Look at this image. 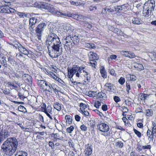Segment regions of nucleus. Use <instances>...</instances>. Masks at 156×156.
Here are the masks:
<instances>
[{
    "mask_svg": "<svg viewBox=\"0 0 156 156\" xmlns=\"http://www.w3.org/2000/svg\"><path fill=\"white\" fill-rule=\"evenodd\" d=\"M81 130L83 131H86L87 130V127L84 124H82L80 127Z\"/></svg>",
    "mask_w": 156,
    "mask_h": 156,
    "instance_id": "nucleus-50",
    "label": "nucleus"
},
{
    "mask_svg": "<svg viewBox=\"0 0 156 156\" xmlns=\"http://www.w3.org/2000/svg\"><path fill=\"white\" fill-rule=\"evenodd\" d=\"M135 56V54L131 51L129 52V56L128 58H132L134 57Z\"/></svg>",
    "mask_w": 156,
    "mask_h": 156,
    "instance_id": "nucleus-57",
    "label": "nucleus"
},
{
    "mask_svg": "<svg viewBox=\"0 0 156 156\" xmlns=\"http://www.w3.org/2000/svg\"><path fill=\"white\" fill-rule=\"evenodd\" d=\"M128 78L129 77L130 80L132 81H134L136 80V77L135 76L133 75H128L126 76Z\"/></svg>",
    "mask_w": 156,
    "mask_h": 156,
    "instance_id": "nucleus-39",
    "label": "nucleus"
},
{
    "mask_svg": "<svg viewBox=\"0 0 156 156\" xmlns=\"http://www.w3.org/2000/svg\"><path fill=\"white\" fill-rule=\"evenodd\" d=\"M133 131L137 135V136L139 138H140L142 136L141 133L139 131L135 129H133Z\"/></svg>",
    "mask_w": 156,
    "mask_h": 156,
    "instance_id": "nucleus-41",
    "label": "nucleus"
},
{
    "mask_svg": "<svg viewBox=\"0 0 156 156\" xmlns=\"http://www.w3.org/2000/svg\"><path fill=\"white\" fill-rule=\"evenodd\" d=\"M56 87H55V86H53V91L56 94H57V93H58V89L59 88V87L56 85Z\"/></svg>",
    "mask_w": 156,
    "mask_h": 156,
    "instance_id": "nucleus-56",
    "label": "nucleus"
},
{
    "mask_svg": "<svg viewBox=\"0 0 156 156\" xmlns=\"http://www.w3.org/2000/svg\"><path fill=\"white\" fill-rule=\"evenodd\" d=\"M146 115L147 116H151L152 115V110L151 109H147L146 110Z\"/></svg>",
    "mask_w": 156,
    "mask_h": 156,
    "instance_id": "nucleus-49",
    "label": "nucleus"
},
{
    "mask_svg": "<svg viewBox=\"0 0 156 156\" xmlns=\"http://www.w3.org/2000/svg\"><path fill=\"white\" fill-rule=\"evenodd\" d=\"M132 23L136 24H139L141 23L140 20L137 18H134L132 19Z\"/></svg>",
    "mask_w": 156,
    "mask_h": 156,
    "instance_id": "nucleus-38",
    "label": "nucleus"
},
{
    "mask_svg": "<svg viewBox=\"0 0 156 156\" xmlns=\"http://www.w3.org/2000/svg\"><path fill=\"white\" fill-rule=\"evenodd\" d=\"M49 146L51 147L52 149H54L55 148L54 144L53 142L51 141H49Z\"/></svg>",
    "mask_w": 156,
    "mask_h": 156,
    "instance_id": "nucleus-64",
    "label": "nucleus"
},
{
    "mask_svg": "<svg viewBox=\"0 0 156 156\" xmlns=\"http://www.w3.org/2000/svg\"><path fill=\"white\" fill-rule=\"evenodd\" d=\"M151 10H150L147 8L145 9L144 8V9H143V16L145 17H148L151 14Z\"/></svg>",
    "mask_w": 156,
    "mask_h": 156,
    "instance_id": "nucleus-25",
    "label": "nucleus"
},
{
    "mask_svg": "<svg viewBox=\"0 0 156 156\" xmlns=\"http://www.w3.org/2000/svg\"><path fill=\"white\" fill-rule=\"evenodd\" d=\"M42 111L45 113H48L52 114V108L50 105H48L46 108V105L45 104H43L41 107Z\"/></svg>",
    "mask_w": 156,
    "mask_h": 156,
    "instance_id": "nucleus-12",
    "label": "nucleus"
},
{
    "mask_svg": "<svg viewBox=\"0 0 156 156\" xmlns=\"http://www.w3.org/2000/svg\"><path fill=\"white\" fill-rule=\"evenodd\" d=\"M2 59L3 60L1 61V63L5 67H7V64L6 60L5 58H4V57H3L2 58Z\"/></svg>",
    "mask_w": 156,
    "mask_h": 156,
    "instance_id": "nucleus-40",
    "label": "nucleus"
},
{
    "mask_svg": "<svg viewBox=\"0 0 156 156\" xmlns=\"http://www.w3.org/2000/svg\"><path fill=\"white\" fill-rule=\"evenodd\" d=\"M91 61L90 62V65L92 67H95V66L97 63L94 60H91Z\"/></svg>",
    "mask_w": 156,
    "mask_h": 156,
    "instance_id": "nucleus-60",
    "label": "nucleus"
},
{
    "mask_svg": "<svg viewBox=\"0 0 156 156\" xmlns=\"http://www.w3.org/2000/svg\"><path fill=\"white\" fill-rule=\"evenodd\" d=\"M115 146L119 148H122L124 146V144L122 141L118 140L115 143Z\"/></svg>",
    "mask_w": 156,
    "mask_h": 156,
    "instance_id": "nucleus-32",
    "label": "nucleus"
},
{
    "mask_svg": "<svg viewBox=\"0 0 156 156\" xmlns=\"http://www.w3.org/2000/svg\"><path fill=\"white\" fill-rule=\"evenodd\" d=\"M129 52L128 51L123 50L121 51V53L123 55L128 58Z\"/></svg>",
    "mask_w": 156,
    "mask_h": 156,
    "instance_id": "nucleus-52",
    "label": "nucleus"
},
{
    "mask_svg": "<svg viewBox=\"0 0 156 156\" xmlns=\"http://www.w3.org/2000/svg\"><path fill=\"white\" fill-rule=\"evenodd\" d=\"M147 4L148 7L146 8L148 9L151 10H154L155 7V1L154 0H151L148 1L147 3H145L144 5H146Z\"/></svg>",
    "mask_w": 156,
    "mask_h": 156,
    "instance_id": "nucleus-13",
    "label": "nucleus"
},
{
    "mask_svg": "<svg viewBox=\"0 0 156 156\" xmlns=\"http://www.w3.org/2000/svg\"><path fill=\"white\" fill-rule=\"evenodd\" d=\"M57 15L59 16H63L69 17H73V18L77 19L78 20V14H72L69 12H67L66 13L60 12H57Z\"/></svg>",
    "mask_w": 156,
    "mask_h": 156,
    "instance_id": "nucleus-10",
    "label": "nucleus"
},
{
    "mask_svg": "<svg viewBox=\"0 0 156 156\" xmlns=\"http://www.w3.org/2000/svg\"><path fill=\"white\" fill-rule=\"evenodd\" d=\"M39 18L35 17H33L30 19L29 20L30 27L29 28L30 30L32 29L33 30L34 27L33 26L39 21Z\"/></svg>",
    "mask_w": 156,
    "mask_h": 156,
    "instance_id": "nucleus-11",
    "label": "nucleus"
},
{
    "mask_svg": "<svg viewBox=\"0 0 156 156\" xmlns=\"http://www.w3.org/2000/svg\"><path fill=\"white\" fill-rule=\"evenodd\" d=\"M72 40V38H71L70 36H66L65 38L64 39V41H65V47L66 46L68 47L69 46V43L71 42V41Z\"/></svg>",
    "mask_w": 156,
    "mask_h": 156,
    "instance_id": "nucleus-22",
    "label": "nucleus"
},
{
    "mask_svg": "<svg viewBox=\"0 0 156 156\" xmlns=\"http://www.w3.org/2000/svg\"><path fill=\"white\" fill-rule=\"evenodd\" d=\"M74 129V128L73 126H71L70 127L67 128L66 129V131L69 133H71Z\"/></svg>",
    "mask_w": 156,
    "mask_h": 156,
    "instance_id": "nucleus-45",
    "label": "nucleus"
},
{
    "mask_svg": "<svg viewBox=\"0 0 156 156\" xmlns=\"http://www.w3.org/2000/svg\"><path fill=\"white\" fill-rule=\"evenodd\" d=\"M65 119L66 120V122L69 124H70L72 122V117L70 115H66L65 116Z\"/></svg>",
    "mask_w": 156,
    "mask_h": 156,
    "instance_id": "nucleus-35",
    "label": "nucleus"
},
{
    "mask_svg": "<svg viewBox=\"0 0 156 156\" xmlns=\"http://www.w3.org/2000/svg\"><path fill=\"white\" fill-rule=\"evenodd\" d=\"M96 123V121L94 119H91L89 121L88 124L92 128H94Z\"/></svg>",
    "mask_w": 156,
    "mask_h": 156,
    "instance_id": "nucleus-30",
    "label": "nucleus"
},
{
    "mask_svg": "<svg viewBox=\"0 0 156 156\" xmlns=\"http://www.w3.org/2000/svg\"><path fill=\"white\" fill-rule=\"evenodd\" d=\"M97 98L101 100H105L107 99V97L106 94L102 92H98L97 95Z\"/></svg>",
    "mask_w": 156,
    "mask_h": 156,
    "instance_id": "nucleus-18",
    "label": "nucleus"
},
{
    "mask_svg": "<svg viewBox=\"0 0 156 156\" xmlns=\"http://www.w3.org/2000/svg\"><path fill=\"white\" fill-rule=\"evenodd\" d=\"M22 79L26 82L31 83L32 82V77L29 75L25 74L22 76Z\"/></svg>",
    "mask_w": 156,
    "mask_h": 156,
    "instance_id": "nucleus-15",
    "label": "nucleus"
},
{
    "mask_svg": "<svg viewBox=\"0 0 156 156\" xmlns=\"http://www.w3.org/2000/svg\"><path fill=\"white\" fill-rule=\"evenodd\" d=\"M27 155L28 154L27 152L21 151L18 152L15 155H17V156H27Z\"/></svg>",
    "mask_w": 156,
    "mask_h": 156,
    "instance_id": "nucleus-33",
    "label": "nucleus"
},
{
    "mask_svg": "<svg viewBox=\"0 0 156 156\" xmlns=\"http://www.w3.org/2000/svg\"><path fill=\"white\" fill-rule=\"evenodd\" d=\"M98 129L103 132H107L109 129V126L104 123H101L97 125Z\"/></svg>",
    "mask_w": 156,
    "mask_h": 156,
    "instance_id": "nucleus-9",
    "label": "nucleus"
},
{
    "mask_svg": "<svg viewBox=\"0 0 156 156\" xmlns=\"http://www.w3.org/2000/svg\"><path fill=\"white\" fill-rule=\"evenodd\" d=\"M151 132L152 134L156 136V125L154 122H152Z\"/></svg>",
    "mask_w": 156,
    "mask_h": 156,
    "instance_id": "nucleus-36",
    "label": "nucleus"
},
{
    "mask_svg": "<svg viewBox=\"0 0 156 156\" xmlns=\"http://www.w3.org/2000/svg\"><path fill=\"white\" fill-rule=\"evenodd\" d=\"M46 26V25L45 23L42 22L40 23L36 28L35 31L37 34L38 38L39 40L41 39L43 31Z\"/></svg>",
    "mask_w": 156,
    "mask_h": 156,
    "instance_id": "nucleus-5",
    "label": "nucleus"
},
{
    "mask_svg": "<svg viewBox=\"0 0 156 156\" xmlns=\"http://www.w3.org/2000/svg\"><path fill=\"white\" fill-rule=\"evenodd\" d=\"M121 110L123 112H127L129 110L127 107L125 106H122L121 108Z\"/></svg>",
    "mask_w": 156,
    "mask_h": 156,
    "instance_id": "nucleus-53",
    "label": "nucleus"
},
{
    "mask_svg": "<svg viewBox=\"0 0 156 156\" xmlns=\"http://www.w3.org/2000/svg\"><path fill=\"white\" fill-rule=\"evenodd\" d=\"M34 6L41 9H44L47 10L48 12L55 13L57 15V12L59 11H56L53 5L48 4L47 3L41 2H36L34 4Z\"/></svg>",
    "mask_w": 156,
    "mask_h": 156,
    "instance_id": "nucleus-4",
    "label": "nucleus"
},
{
    "mask_svg": "<svg viewBox=\"0 0 156 156\" xmlns=\"http://www.w3.org/2000/svg\"><path fill=\"white\" fill-rule=\"evenodd\" d=\"M126 91L128 94H129V90H131V87L129 84L127 83V82L126 81Z\"/></svg>",
    "mask_w": 156,
    "mask_h": 156,
    "instance_id": "nucleus-46",
    "label": "nucleus"
},
{
    "mask_svg": "<svg viewBox=\"0 0 156 156\" xmlns=\"http://www.w3.org/2000/svg\"><path fill=\"white\" fill-rule=\"evenodd\" d=\"M19 51H20L21 53L25 55H27L28 57H31V54H30L29 51L23 46L20 48Z\"/></svg>",
    "mask_w": 156,
    "mask_h": 156,
    "instance_id": "nucleus-17",
    "label": "nucleus"
},
{
    "mask_svg": "<svg viewBox=\"0 0 156 156\" xmlns=\"http://www.w3.org/2000/svg\"><path fill=\"white\" fill-rule=\"evenodd\" d=\"M104 87L105 90L109 91L114 92V91L113 84L110 83H106L104 86Z\"/></svg>",
    "mask_w": 156,
    "mask_h": 156,
    "instance_id": "nucleus-14",
    "label": "nucleus"
},
{
    "mask_svg": "<svg viewBox=\"0 0 156 156\" xmlns=\"http://www.w3.org/2000/svg\"><path fill=\"white\" fill-rule=\"evenodd\" d=\"M122 119L123 121L125 123V125H127L128 124V120L127 119L126 117H123L122 118Z\"/></svg>",
    "mask_w": 156,
    "mask_h": 156,
    "instance_id": "nucleus-61",
    "label": "nucleus"
},
{
    "mask_svg": "<svg viewBox=\"0 0 156 156\" xmlns=\"http://www.w3.org/2000/svg\"><path fill=\"white\" fill-rule=\"evenodd\" d=\"M100 72L101 74V76L103 78L105 79L107 78V73L104 67H102V69H100Z\"/></svg>",
    "mask_w": 156,
    "mask_h": 156,
    "instance_id": "nucleus-28",
    "label": "nucleus"
},
{
    "mask_svg": "<svg viewBox=\"0 0 156 156\" xmlns=\"http://www.w3.org/2000/svg\"><path fill=\"white\" fill-rule=\"evenodd\" d=\"M11 45L16 48V49H18L19 50H20V48L22 46L19 42L16 41H13V43Z\"/></svg>",
    "mask_w": 156,
    "mask_h": 156,
    "instance_id": "nucleus-29",
    "label": "nucleus"
},
{
    "mask_svg": "<svg viewBox=\"0 0 156 156\" xmlns=\"http://www.w3.org/2000/svg\"><path fill=\"white\" fill-rule=\"evenodd\" d=\"M8 61L12 65H14L15 64V61L14 59L12 57H8Z\"/></svg>",
    "mask_w": 156,
    "mask_h": 156,
    "instance_id": "nucleus-37",
    "label": "nucleus"
},
{
    "mask_svg": "<svg viewBox=\"0 0 156 156\" xmlns=\"http://www.w3.org/2000/svg\"><path fill=\"white\" fill-rule=\"evenodd\" d=\"M125 80L124 78L121 77L118 80L119 83L121 85H122L125 82Z\"/></svg>",
    "mask_w": 156,
    "mask_h": 156,
    "instance_id": "nucleus-47",
    "label": "nucleus"
},
{
    "mask_svg": "<svg viewBox=\"0 0 156 156\" xmlns=\"http://www.w3.org/2000/svg\"><path fill=\"white\" fill-rule=\"evenodd\" d=\"M54 137L55 139H59L60 140H63V137L61 134L56 133L54 134Z\"/></svg>",
    "mask_w": 156,
    "mask_h": 156,
    "instance_id": "nucleus-34",
    "label": "nucleus"
},
{
    "mask_svg": "<svg viewBox=\"0 0 156 156\" xmlns=\"http://www.w3.org/2000/svg\"><path fill=\"white\" fill-rule=\"evenodd\" d=\"M79 37V36L78 35L77 36H74V37H72V40L73 43H71L72 45L73 46L75 44L76 45L78 44L80 41Z\"/></svg>",
    "mask_w": 156,
    "mask_h": 156,
    "instance_id": "nucleus-20",
    "label": "nucleus"
},
{
    "mask_svg": "<svg viewBox=\"0 0 156 156\" xmlns=\"http://www.w3.org/2000/svg\"><path fill=\"white\" fill-rule=\"evenodd\" d=\"M54 108L58 111H60L62 109L61 105L58 103L56 102L54 104Z\"/></svg>",
    "mask_w": 156,
    "mask_h": 156,
    "instance_id": "nucleus-31",
    "label": "nucleus"
},
{
    "mask_svg": "<svg viewBox=\"0 0 156 156\" xmlns=\"http://www.w3.org/2000/svg\"><path fill=\"white\" fill-rule=\"evenodd\" d=\"M133 64L134 67L138 70L141 71L144 69V67L141 64L134 62Z\"/></svg>",
    "mask_w": 156,
    "mask_h": 156,
    "instance_id": "nucleus-23",
    "label": "nucleus"
},
{
    "mask_svg": "<svg viewBox=\"0 0 156 156\" xmlns=\"http://www.w3.org/2000/svg\"><path fill=\"white\" fill-rule=\"evenodd\" d=\"M2 90L4 94L5 95L8 94L10 93V90L9 89L6 88H5L4 89H2Z\"/></svg>",
    "mask_w": 156,
    "mask_h": 156,
    "instance_id": "nucleus-44",
    "label": "nucleus"
},
{
    "mask_svg": "<svg viewBox=\"0 0 156 156\" xmlns=\"http://www.w3.org/2000/svg\"><path fill=\"white\" fill-rule=\"evenodd\" d=\"M17 14L20 18H24V17L27 16V15L23 12H18Z\"/></svg>",
    "mask_w": 156,
    "mask_h": 156,
    "instance_id": "nucleus-55",
    "label": "nucleus"
},
{
    "mask_svg": "<svg viewBox=\"0 0 156 156\" xmlns=\"http://www.w3.org/2000/svg\"><path fill=\"white\" fill-rule=\"evenodd\" d=\"M57 32L55 28L50 27L49 34L46 40L48 54L52 58H58L62 52V44L59 37L56 34Z\"/></svg>",
    "mask_w": 156,
    "mask_h": 156,
    "instance_id": "nucleus-1",
    "label": "nucleus"
},
{
    "mask_svg": "<svg viewBox=\"0 0 156 156\" xmlns=\"http://www.w3.org/2000/svg\"><path fill=\"white\" fill-rule=\"evenodd\" d=\"M80 106L81 108H83L84 109L87 108L88 107L87 105L82 103H80Z\"/></svg>",
    "mask_w": 156,
    "mask_h": 156,
    "instance_id": "nucleus-59",
    "label": "nucleus"
},
{
    "mask_svg": "<svg viewBox=\"0 0 156 156\" xmlns=\"http://www.w3.org/2000/svg\"><path fill=\"white\" fill-rule=\"evenodd\" d=\"M18 110L20 112H27L26 108L23 106L20 105L18 108Z\"/></svg>",
    "mask_w": 156,
    "mask_h": 156,
    "instance_id": "nucleus-43",
    "label": "nucleus"
},
{
    "mask_svg": "<svg viewBox=\"0 0 156 156\" xmlns=\"http://www.w3.org/2000/svg\"><path fill=\"white\" fill-rule=\"evenodd\" d=\"M109 71L110 73L113 75V76H115L116 74L115 72V70L112 69H109Z\"/></svg>",
    "mask_w": 156,
    "mask_h": 156,
    "instance_id": "nucleus-58",
    "label": "nucleus"
},
{
    "mask_svg": "<svg viewBox=\"0 0 156 156\" xmlns=\"http://www.w3.org/2000/svg\"><path fill=\"white\" fill-rule=\"evenodd\" d=\"M62 28L64 30H66V31H68L69 30L72 31V27L69 24L66 23L64 24L62 26Z\"/></svg>",
    "mask_w": 156,
    "mask_h": 156,
    "instance_id": "nucleus-24",
    "label": "nucleus"
},
{
    "mask_svg": "<svg viewBox=\"0 0 156 156\" xmlns=\"http://www.w3.org/2000/svg\"><path fill=\"white\" fill-rule=\"evenodd\" d=\"M83 68L76 67V66H74L71 69L69 67L67 68L68 77L70 79V81L74 85H76V81H74L73 77L74 74L77 79H81L83 78V75H81L80 70L82 69Z\"/></svg>",
    "mask_w": 156,
    "mask_h": 156,
    "instance_id": "nucleus-3",
    "label": "nucleus"
},
{
    "mask_svg": "<svg viewBox=\"0 0 156 156\" xmlns=\"http://www.w3.org/2000/svg\"><path fill=\"white\" fill-rule=\"evenodd\" d=\"M127 6L125 5L116 6L115 7V10L117 12L124 11L127 9Z\"/></svg>",
    "mask_w": 156,
    "mask_h": 156,
    "instance_id": "nucleus-21",
    "label": "nucleus"
},
{
    "mask_svg": "<svg viewBox=\"0 0 156 156\" xmlns=\"http://www.w3.org/2000/svg\"><path fill=\"white\" fill-rule=\"evenodd\" d=\"M86 149L85 151L86 155H90L92 153V149L91 145L88 144L85 145Z\"/></svg>",
    "mask_w": 156,
    "mask_h": 156,
    "instance_id": "nucleus-16",
    "label": "nucleus"
},
{
    "mask_svg": "<svg viewBox=\"0 0 156 156\" xmlns=\"http://www.w3.org/2000/svg\"><path fill=\"white\" fill-rule=\"evenodd\" d=\"M85 46L86 48H94L95 47L94 44H93L87 43L85 44Z\"/></svg>",
    "mask_w": 156,
    "mask_h": 156,
    "instance_id": "nucleus-42",
    "label": "nucleus"
},
{
    "mask_svg": "<svg viewBox=\"0 0 156 156\" xmlns=\"http://www.w3.org/2000/svg\"><path fill=\"white\" fill-rule=\"evenodd\" d=\"M9 136L8 130L2 129L0 132V144Z\"/></svg>",
    "mask_w": 156,
    "mask_h": 156,
    "instance_id": "nucleus-8",
    "label": "nucleus"
},
{
    "mask_svg": "<svg viewBox=\"0 0 156 156\" xmlns=\"http://www.w3.org/2000/svg\"><path fill=\"white\" fill-rule=\"evenodd\" d=\"M76 67L83 68L82 69L80 70V72L81 75H83V77L84 76L85 79L87 81H89L90 79V72L88 69V68L86 67L85 66H76Z\"/></svg>",
    "mask_w": 156,
    "mask_h": 156,
    "instance_id": "nucleus-6",
    "label": "nucleus"
},
{
    "mask_svg": "<svg viewBox=\"0 0 156 156\" xmlns=\"http://www.w3.org/2000/svg\"><path fill=\"white\" fill-rule=\"evenodd\" d=\"M18 141L15 137H10L4 142L1 151L4 156H12L17 150Z\"/></svg>",
    "mask_w": 156,
    "mask_h": 156,
    "instance_id": "nucleus-2",
    "label": "nucleus"
},
{
    "mask_svg": "<svg viewBox=\"0 0 156 156\" xmlns=\"http://www.w3.org/2000/svg\"><path fill=\"white\" fill-rule=\"evenodd\" d=\"M88 56L92 60H97L98 58L97 55L93 51H90L88 54Z\"/></svg>",
    "mask_w": 156,
    "mask_h": 156,
    "instance_id": "nucleus-19",
    "label": "nucleus"
},
{
    "mask_svg": "<svg viewBox=\"0 0 156 156\" xmlns=\"http://www.w3.org/2000/svg\"><path fill=\"white\" fill-rule=\"evenodd\" d=\"M16 56L17 59H21L23 57V55L22 53L21 54H16Z\"/></svg>",
    "mask_w": 156,
    "mask_h": 156,
    "instance_id": "nucleus-63",
    "label": "nucleus"
},
{
    "mask_svg": "<svg viewBox=\"0 0 156 156\" xmlns=\"http://www.w3.org/2000/svg\"><path fill=\"white\" fill-rule=\"evenodd\" d=\"M46 81L43 80H38L37 82V84L38 86L41 87V89L43 90V89L45 88L44 87Z\"/></svg>",
    "mask_w": 156,
    "mask_h": 156,
    "instance_id": "nucleus-27",
    "label": "nucleus"
},
{
    "mask_svg": "<svg viewBox=\"0 0 156 156\" xmlns=\"http://www.w3.org/2000/svg\"><path fill=\"white\" fill-rule=\"evenodd\" d=\"M113 98L115 101L116 103H117L120 101V98L117 96H115Z\"/></svg>",
    "mask_w": 156,
    "mask_h": 156,
    "instance_id": "nucleus-62",
    "label": "nucleus"
},
{
    "mask_svg": "<svg viewBox=\"0 0 156 156\" xmlns=\"http://www.w3.org/2000/svg\"><path fill=\"white\" fill-rule=\"evenodd\" d=\"M16 12L15 9L6 5H0V12L7 13H14Z\"/></svg>",
    "mask_w": 156,
    "mask_h": 156,
    "instance_id": "nucleus-7",
    "label": "nucleus"
},
{
    "mask_svg": "<svg viewBox=\"0 0 156 156\" xmlns=\"http://www.w3.org/2000/svg\"><path fill=\"white\" fill-rule=\"evenodd\" d=\"M68 144L69 145L70 147H72L73 148V150H75L74 148V143L73 142V141L71 140H70L68 142Z\"/></svg>",
    "mask_w": 156,
    "mask_h": 156,
    "instance_id": "nucleus-51",
    "label": "nucleus"
},
{
    "mask_svg": "<svg viewBox=\"0 0 156 156\" xmlns=\"http://www.w3.org/2000/svg\"><path fill=\"white\" fill-rule=\"evenodd\" d=\"M51 83L49 82L46 81L44 86V89L43 90L44 91H48L49 92H51V90L50 87V85Z\"/></svg>",
    "mask_w": 156,
    "mask_h": 156,
    "instance_id": "nucleus-26",
    "label": "nucleus"
},
{
    "mask_svg": "<svg viewBox=\"0 0 156 156\" xmlns=\"http://www.w3.org/2000/svg\"><path fill=\"white\" fill-rule=\"evenodd\" d=\"M96 95V92L90 91L88 93V95L90 97H94Z\"/></svg>",
    "mask_w": 156,
    "mask_h": 156,
    "instance_id": "nucleus-48",
    "label": "nucleus"
},
{
    "mask_svg": "<svg viewBox=\"0 0 156 156\" xmlns=\"http://www.w3.org/2000/svg\"><path fill=\"white\" fill-rule=\"evenodd\" d=\"M101 105V103L99 101H96L95 102L94 106L97 108H98Z\"/></svg>",
    "mask_w": 156,
    "mask_h": 156,
    "instance_id": "nucleus-54",
    "label": "nucleus"
}]
</instances>
